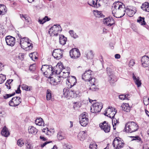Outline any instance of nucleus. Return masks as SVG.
Listing matches in <instances>:
<instances>
[{
    "label": "nucleus",
    "instance_id": "1",
    "mask_svg": "<svg viewBox=\"0 0 149 149\" xmlns=\"http://www.w3.org/2000/svg\"><path fill=\"white\" fill-rule=\"evenodd\" d=\"M112 13L116 18H121L123 17L126 13L129 17L133 16L136 13L134 8L132 9L125 8V5L123 3L119 1L114 2L112 6Z\"/></svg>",
    "mask_w": 149,
    "mask_h": 149
},
{
    "label": "nucleus",
    "instance_id": "2",
    "mask_svg": "<svg viewBox=\"0 0 149 149\" xmlns=\"http://www.w3.org/2000/svg\"><path fill=\"white\" fill-rule=\"evenodd\" d=\"M58 67L52 68V66L50 65H44L42 66L41 70L42 71L45 77L49 78H51V76L53 74H58L60 73V70L58 71Z\"/></svg>",
    "mask_w": 149,
    "mask_h": 149
},
{
    "label": "nucleus",
    "instance_id": "3",
    "mask_svg": "<svg viewBox=\"0 0 149 149\" xmlns=\"http://www.w3.org/2000/svg\"><path fill=\"white\" fill-rule=\"evenodd\" d=\"M139 129L138 125L133 121L128 122L125 125V130L127 132L131 133L135 132Z\"/></svg>",
    "mask_w": 149,
    "mask_h": 149
},
{
    "label": "nucleus",
    "instance_id": "4",
    "mask_svg": "<svg viewBox=\"0 0 149 149\" xmlns=\"http://www.w3.org/2000/svg\"><path fill=\"white\" fill-rule=\"evenodd\" d=\"M28 38L24 37L20 39V44L21 47L26 50L31 49L33 47V44L30 42Z\"/></svg>",
    "mask_w": 149,
    "mask_h": 149
},
{
    "label": "nucleus",
    "instance_id": "5",
    "mask_svg": "<svg viewBox=\"0 0 149 149\" xmlns=\"http://www.w3.org/2000/svg\"><path fill=\"white\" fill-rule=\"evenodd\" d=\"M61 31L62 28L59 24H54L50 28L49 31V33L51 36H56Z\"/></svg>",
    "mask_w": 149,
    "mask_h": 149
},
{
    "label": "nucleus",
    "instance_id": "6",
    "mask_svg": "<svg viewBox=\"0 0 149 149\" xmlns=\"http://www.w3.org/2000/svg\"><path fill=\"white\" fill-rule=\"evenodd\" d=\"M112 145L115 149H120L123 147L125 143L121 139L116 137L113 140Z\"/></svg>",
    "mask_w": 149,
    "mask_h": 149
},
{
    "label": "nucleus",
    "instance_id": "7",
    "mask_svg": "<svg viewBox=\"0 0 149 149\" xmlns=\"http://www.w3.org/2000/svg\"><path fill=\"white\" fill-rule=\"evenodd\" d=\"M102 106L101 102L93 103L91 108V112L94 113L100 112L102 108Z\"/></svg>",
    "mask_w": 149,
    "mask_h": 149
},
{
    "label": "nucleus",
    "instance_id": "8",
    "mask_svg": "<svg viewBox=\"0 0 149 149\" xmlns=\"http://www.w3.org/2000/svg\"><path fill=\"white\" fill-rule=\"evenodd\" d=\"M116 112L117 111L115 109L109 107L106 109L104 114L105 116L112 118L114 117Z\"/></svg>",
    "mask_w": 149,
    "mask_h": 149
},
{
    "label": "nucleus",
    "instance_id": "9",
    "mask_svg": "<svg viewBox=\"0 0 149 149\" xmlns=\"http://www.w3.org/2000/svg\"><path fill=\"white\" fill-rule=\"evenodd\" d=\"M92 72L90 70H88L85 71L82 75V79L86 81H91V80L94 78L92 77Z\"/></svg>",
    "mask_w": 149,
    "mask_h": 149
},
{
    "label": "nucleus",
    "instance_id": "10",
    "mask_svg": "<svg viewBox=\"0 0 149 149\" xmlns=\"http://www.w3.org/2000/svg\"><path fill=\"white\" fill-rule=\"evenodd\" d=\"M70 57L73 59H77L79 58L81 55L79 49L74 48L72 49L69 52Z\"/></svg>",
    "mask_w": 149,
    "mask_h": 149
},
{
    "label": "nucleus",
    "instance_id": "11",
    "mask_svg": "<svg viewBox=\"0 0 149 149\" xmlns=\"http://www.w3.org/2000/svg\"><path fill=\"white\" fill-rule=\"evenodd\" d=\"M21 102L22 99L20 97H14L9 102V104L10 106L15 107L18 106Z\"/></svg>",
    "mask_w": 149,
    "mask_h": 149
},
{
    "label": "nucleus",
    "instance_id": "12",
    "mask_svg": "<svg viewBox=\"0 0 149 149\" xmlns=\"http://www.w3.org/2000/svg\"><path fill=\"white\" fill-rule=\"evenodd\" d=\"M52 55L56 59H59L63 56V51L60 49H54L53 51Z\"/></svg>",
    "mask_w": 149,
    "mask_h": 149
},
{
    "label": "nucleus",
    "instance_id": "13",
    "mask_svg": "<svg viewBox=\"0 0 149 149\" xmlns=\"http://www.w3.org/2000/svg\"><path fill=\"white\" fill-rule=\"evenodd\" d=\"M100 126L101 129L104 130L106 133L109 132L110 131V126L109 124L105 121L100 124Z\"/></svg>",
    "mask_w": 149,
    "mask_h": 149
},
{
    "label": "nucleus",
    "instance_id": "14",
    "mask_svg": "<svg viewBox=\"0 0 149 149\" xmlns=\"http://www.w3.org/2000/svg\"><path fill=\"white\" fill-rule=\"evenodd\" d=\"M5 40L7 44L10 46H13L15 42V38L10 36H8L6 37Z\"/></svg>",
    "mask_w": 149,
    "mask_h": 149
},
{
    "label": "nucleus",
    "instance_id": "15",
    "mask_svg": "<svg viewBox=\"0 0 149 149\" xmlns=\"http://www.w3.org/2000/svg\"><path fill=\"white\" fill-rule=\"evenodd\" d=\"M67 82L70 84L68 85V88H71L72 86H74L77 82V80L76 77L74 76L69 77V78H67L66 83L68 84Z\"/></svg>",
    "mask_w": 149,
    "mask_h": 149
},
{
    "label": "nucleus",
    "instance_id": "16",
    "mask_svg": "<svg viewBox=\"0 0 149 149\" xmlns=\"http://www.w3.org/2000/svg\"><path fill=\"white\" fill-rule=\"evenodd\" d=\"M142 65L144 67H147L149 66V57L147 56H143L141 59Z\"/></svg>",
    "mask_w": 149,
    "mask_h": 149
},
{
    "label": "nucleus",
    "instance_id": "17",
    "mask_svg": "<svg viewBox=\"0 0 149 149\" xmlns=\"http://www.w3.org/2000/svg\"><path fill=\"white\" fill-rule=\"evenodd\" d=\"M96 80L95 78H93L91 80V81L90 83L91 85H90V87L89 88V90L92 91H97L98 88L96 86Z\"/></svg>",
    "mask_w": 149,
    "mask_h": 149
},
{
    "label": "nucleus",
    "instance_id": "18",
    "mask_svg": "<svg viewBox=\"0 0 149 149\" xmlns=\"http://www.w3.org/2000/svg\"><path fill=\"white\" fill-rule=\"evenodd\" d=\"M50 83L53 85H56L61 81V77L58 76H55L54 78L53 77L50 78Z\"/></svg>",
    "mask_w": 149,
    "mask_h": 149
},
{
    "label": "nucleus",
    "instance_id": "19",
    "mask_svg": "<svg viewBox=\"0 0 149 149\" xmlns=\"http://www.w3.org/2000/svg\"><path fill=\"white\" fill-rule=\"evenodd\" d=\"M86 135V131H81L78 135V138L81 141H83L85 139Z\"/></svg>",
    "mask_w": 149,
    "mask_h": 149
},
{
    "label": "nucleus",
    "instance_id": "20",
    "mask_svg": "<svg viewBox=\"0 0 149 149\" xmlns=\"http://www.w3.org/2000/svg\"><path fill=\"white\" fill-rule=\"evenodd\" d=\"M141 8L145 11L149 12V3L145 2L143 3L141 6Z\"/></svg>",
    "mask_w": 149,
    "mask_h": 149
},
{
    "label": "nucleus",
    "instance_id": "21",
    "mask_svg": "<svg viewBox=\"0 0 149 149\" xmlns=\"http://www.w3.org/2000/svg\"><path fill=\"white\" fill-rule=\"evenodd\" d=\"M59 42L61 45H64L65 44L67 40V38L63 35H59Z\"/></svg>",
    "mask_w": 149,
    "mask_h": 149
},
{
    "label": "nucleus",
    "instance_id": "22",
    "mask_svg": "<svg viewBox=\"0 0 149 149\" xmlns=\"http://www.w3.org/2000/svg\"><path fill=\"white\" fill-rule=\"evenodd\" d=\"M133 79H134L135 84L137 85L138 87L140 86L141 84V80L139 79V77H136L133 74Z\"/></svg>",
    "mask_w": 149,
    "mask_h": 149
},
{
    "label": "nucleus",
    "instance_id": "23",
    "mask_svg": "<svg viewBox=\"0 0 149 149\" xmlns=\"http://www.w3.org/2000/svg\"><path fill=\"white\" fill-rule=\"evenodd\" d=\"M7 10V8L5 5L0 4V15L5 14L6 13Z\"/></svg>",
    "mask_w": 149,
    "mask_h": 149
},
{
    "label": "nucleus",
    "instance_id": "24",
    "mask_svg": "<svg viewBox=\"0 0 149 149\" xmlns=\"http://www.w3.org/2000/svg\"><path fill=\"white\" fill-rule=\"evenodd\" d=\"M70 90L65 88L63 90V94L64 96L70 99Z\"/></svg>",
    "mask_w": 149,
    "mask_h": 149
},
{
    "label": "nucleus",
    "instance_id": "25",
    "mask_svg": "<svg viewBox=\"0 0 149 149\" xmlns=\"http://www.w3.org/2000/svg\"><path fill=\"white\" fill-rule=\"evenodd\" d=\"M1 133L2 135L5 137H8L9 135L10 134L7 128L5 126L2 129Z\"/></svg>",
    "mask_w": 149,
    "mask_h": 149
},
{
    "label": "nucleus",
    "instance_id": "26",
    "mask_svg": "<svg viewBox=\"0 0 149 149\" xmlns=\"http://www.w3.org/2000/svg\"><path fill=\"white\" fill-rule=\"evenodd\" d=\"M122 109L124 111L129 112L130 110V107L128 104L125 103L123 104L122 106Z\"/></svg>",
    "mask_w": 149,
    "mask_h": 149
},
{
    "label": "nucleus",
    "instance_id": "27",
    "mask_svg": "<svg viewBox=\"0 0 149 149\" xmlns=\"http://www.w3.org/2000/svg\"><path fill=\"white\" fill-rule=\"evenodd\" d=\"M80 123L82 126H86L88 123V119L84 118H79Z\"/></svg>",
    "mask_w": 149,
    "mask_h": 149
},
{
    "label": "nucleus",
    "instance_id": "28",
    "mask_svg": "<svg viewBox=\"0 0 149 149\" xmlns=\"http://www.w3.org/2000/svg\"><path fill=\"white\" fill-rule=\"evenodd\" d=\"M28 131L29 133L35 134L37 133L38 130L34 127H29Z\"/></svg>",
    "mask_w": 149,
    "mask_h": 149
},
{
    "label": "nucleus",
    "instance_id": "29",
    "mask_svg": "<svg viewBox=\"0 0 149 149\" xmlns=\"http://www.w3.org/2000/svg\"><path fill=\"white\" fill-rule=\"evenodd\" d=\"M35 123L36 124L39 126H42L44 124L43 119L41 118H37L36 120Z\"/></svg>",
    "mask_w": 149,
    "mask_h": 149
},
{
    "label": "nucleus",
    "instance_id": "30",
    "mask_svg": "<svg viewBox=\"0 0 149 149\" xmlns=\"http://www.w3.org/2000/svg\"><path fill=\"white\" fill-rule=\"evenodd\" d=\"M109 76V81L110 83L113 84L117 81L116 77L115 76L112 74Z\"/></svg>",
    "mask_w": 149,
    "mask_h": 149
},
{
    "label": "nucleus",
    "instance_id": "31",
    "mask_svg": "<svg viewBox=\"0 0 149 149\" xmlns=\"http://www.w3.org/2000/svg\"><path fill=\"white\" fill-rule=\"evenodd\" d=\"M57 137L59 140H61L65 138L64 133L61 131L59 132L58 133Z\"/></svg>",
    "mask_w": 149,
    "mask_h": 149
},
{
    "label": "nucleus",
    "instance_id": "32",
    "mask_svg": "<svg viewBox=\"0 0 149 149\" xmlns=\"http://www.w3.org/2000/svg\"><path fill=\"white\" fill-rule=\"evenodd\" d=\"M60 67H59L58 68V71L60 70V72L61 71V73H63L62 76L63 78H66L68 77L70 74V72H66L65 71H63L61 70V69H60L59 68ZM61 73V72L60 74Z\"/></svg>",
    "mask_w": 149,
    "mask_h": 149
},
{
    "label": "nucleus",
    "instance_id": "33",
    "mask_svg": "<svg viewBox=\"0 0 149 149\" xmlns=\"http://www.w3.org/2000/svg\"><path fill=\"white\" fill-rule=\"evenodd\" d=\"M137 21L142 25H145L146 24L144 21V18L140 16L137 19Z\"/></svg>",
    "mask_w": 149,
    "mask_h": 149
},
{
    "label": "nucleus",
    "instance_id": "34",
    "mask_svg": "<svg viewBox=\"0 0 149 149\" xmlns=\"http://www.w3.org/2000/svg\"><path fill=\"white\" fill-rule=\"evenodd\" d=\"M70 97H76L78 96V93L77 91H75L74 90H70Z\"/></svg>",
    "mask_w": 149,
    "mask_h": 149
},
{
    "label": "nucleus",
    "instance_id": "35",
    "mask_svg": "<svg viewBox=\"0 0 149 149\" xmlns=\"http://www.w3.org/2000/svg\"><path fill=\"white\" fill-rule=\"evenodd\" d=\"M50 20V18H49L48 17L46 16L42 19H39L38 22L40 24H43L46 21H49Z\"/></svg>",
    "mask_w": 149,
    "mask_h": 149
},
{
    "label": "nucleus",
    "instance_id": "36",
    "mask_svg": "<svg viewBox=\"0 0 149 149\" xmlns=\"http://www.w3.org/2000/svg\"><path fill=\"white\" fill-rule=\"evenodd\" d=\"M20 18L22 19H24L25 21L27 22H29L30 21V18L28 16L26 15H23L22 14L20 15Z\"/></svg>",
    "mask_w": 149,
    "mask_h": 149
},
{
    "label": "nucleus",
    "instance_id": "37",
    "mask_svg": "<svg viewBox=\"0 0 149 149\" xmlns=\"http://www.w3.org/2000/svg\"><path fill=\"white\" fill-rule=\"evenodd\" d=\"M97 2V0H89L88 2V3L89 5L95 7V6H96Z\"/></svg>",
    "mask_w": 149,
    "mask_h": 149
},
{
    "label": "nucleus",
    "instance_id": "38",
    "mask_svg": "<svg viewBox=\"0 0 149 149\" xmlns=\"http://www.w3.org/2000/svg\"><path fill=\"white\" fill-rule=\"evenodd\" d=\"M52 98V92L49 89H48L47 90L46 99L47 100H50Z\"/></svg>",
    "mask_w": 149,
    "mask_h": 149
},
{
    "label": "nucleus",
    "instance_id": "39",
    "mask_svg": "<svg viewBox=\"0 0 149 149\" xmlns=\"http://www.w3.org/2000/svg\"><path fill=\"white\" fill-rule=\"evenodd\" d=\"M95 15L97 17H102L103 15L101 11H98L97 10L94 11V12Z\"/></svg>",
    "mask_w": 149,
    "mask_h": 149
},
{
    "label": "nucleus",
    "instance_id": "40",
    "mask_svg": "<svg viewBox=\"0 0 149 149\" xmlns=\"http://www.w3.org/2000/svg\"><path fill=\"white\" fill-rule=\"evenodd\" d=\"M86 56L88 59L93 58L94 56L93 52L92 50H90L86 54Z\"/></svg>",
    "mask_w": 149,
    "mask_h": 149
},
{
    "label": "nucleus",
    "instance_id": "41",
    "mask_svg": "<svg viewBox=\"0 0 149 149\" xmlns=\"http://www.w3.org/2000/svg\"><path fill=\"white\" fill-rule=\"evenodd\" d=\"M24 143L22 139H20L17 141V144L19 147H22L24 145Z\"/></svg>",
    "mask_w": 149,
    "mask_h": 149
},
{
    "label": "nucleus",
    "instance_id": "42",
    "mask_svg": "<svg viewBox=\"0 0 149 149\" xmlns=\"http://www.w3.org/2000/svg\"><path fill=\"white\" fill-rule=\"evenodd\" d=\"M69 33L70 34L71 36L74 39L78 37V36L76 34V33H75L73 30H70Z\"/></svg>",
    "mask_w": 149,
    "mask_h": 149
},
{
    "label": "nucleus",
    "instance_id": "43",
    "mask_svg": "<svg viewBox=\"0 0 149 149\" xmlns=\"http://www.w3.org/2000/svg\"><path fill=\"white\" fill-rule=\"evenodd\" d=\"M109 18V20L107 23V26H111L114 24L115 23L114 20L112 18Z\"/></svg>",
    "mask_w": 149,
    "mask_h": 149
},
{
    "label": "nucleus",
    "instance_id": "44",
    "mask_svg": "<svg viewBox=\"0 0 149 149\" xmlns=\"http://www.w3.org/2000/svg\"><path fill=\"white\" fill-rule=\"evenodd\" d=\"M13 81V79H9L7 80L5 83V85L6 86L7 89H9L10 88V84Z\"/></svg>",
    "mask_w": 149,
    "mask_h": 149
},
{
    "label": "nucleus",
    "instance_id": "45",
    "mask_svg": "<svg viewBox=\"0 0 149 149\" xmlns=\"http://www.w3.org/2000/svg\"><path fill=\"white\" fill-rule=\"evenodd\" d=\"M6 79L5 75L2 74H0V84L2 83Z\"/></svg>",
    "mask_w": 149,
    "mask_h": 149
},
{
    "label": "nucleus",
    "instance_id": "46",
    "mask_svg": "<svg viewBox=\"0 0 149 149\" xmlns=\"http://www.w3.org/2000/svg\"><path fill=\"white\" fill-rule=\"evenodd\" d=\"M36 54V52H35L31 53L29 54V56L31 57L32 60L34 61V58L35 59H36L37 58V57L35 56V54Z\"/></svg>",
    "mask_w": 149,
    "mask_h": 149
},
{
    "label": "nucleus",
    "instance_id": "47",
    "mask_svg": "<svg viewBox=\"0 0 149 149\" xmlns=\"http://www.w3.org/2000/svg\"><path fill=\"white\" fill-rule=\"evenodd\" d=\"M22 88L23 90L26 91H30V88L29 86L25 84H23L22 86Z\"/></svg>",
    "mask_w": 149,
    "mask_h": 149
},
{
    "label": "nucleus",
    "instance_id": "48",
    "mask_svg": "<svg viewBox=\"0 0 149 149\" xmlns=\"http://www.w3.org/2000/svg\"><path fill=\"white\" fill-rule=\"evenodd\" d=\"M84 118L86 119H88V115L87 113L84 112L82 114L81 116L79 117V118Z\"/></svg>",
    "mask_w": 149,
    "mask_h": 149
},
{
    "label": "nucleus",
    "instance_id": "49",
    "mask_svg": "<svg viewBox=\"0 0 149 149\" xmlns=\"http://www.w3.org/2000/svg\"><path fill=\"white\" fill-rule=\"evenodd\" d=\"M80 105L81 104L79 102H74L73 108L75 109L79 108L80 107Z\"/></svg>",
    "mask_w": 149,
    "mask_h": 149
},
{
    "label": "nucleus",
    "instance_id": "50",
    "mask_svg": "<svg viewBox=\"0 0 149 149\" xmlns=\"http://www.w3.org/2000/svg\"><path fill=\"white\" fill-rule=\"evenodd\" d=\"M112 118V122L113 125H116L117 124H119V121L118 120L116 119V118H115L114 117Z\"/></svg>",
    "mask_w": 149,
    "mask_h": 149
},
{
    "label": "nucleus",
    "instance_id": "51",
    "mask_svg": "<svg viewBox=\"0 0 149 149\" xmlns=\"http://www.w3.org/2000/svg\"><path fill=\"white\" fill-rule=\"evenodd\" d=\"M15 93H14L11 94H6L5 95L3 96V97L5 99H7L10 97H11L13 95H14L15 94Z\"/></svg>",
    "mask_w": 149,
    "mask_h": 149
},
{
    "label": "nucleus",
    "instance_id": "52",
    "mask_svg": "<svg viewBox=\"0 0 149 149\" xmlns=\"http://www.w3.org/2000/svg\"><path fill=\"white\" fill-rule=\"evenodd\" d=\"M97 146V145L95 143H91L89 145V148L90 149H96Z\"/></svg>",
    "mask_w": 149,
    "mask_h": 149
},
{
    "label": "nucleus",
    "instance_id": "53",
    "mask_svg": "<svg viewBox=\"0 0 149 149\" xmlns=\"http://www.w3.org/2000/svg\"><path fill=\"white\" fill-rule=\"evenodd\" d=\"M143 101L144 104L145 105H147L148 104L149 102L148 100H147V97L146 96H145L143 98Z\"/></svg>",
    "mask_w": 149,
    "mask_h": 149
},
{
    "label": "nucleus",
    "instance_id": "54",
    "mask_svg": "<svg viewBox=\"0 0 149 149\" xmlns=\"http://www.w3.org/2000/svg\"><path fill=\"white\" fill-rule=\"evenodd\" d=\"M47 133L46 134L47 135H50L53 134L54 132V129H50L49 130H47Z\"/></svg>",
    "mask_w": 149,
    "mask_h": 149
},
{
    "label": "nucleus",
    "instance_id": "55",
    "mask_svg": "<svg viewBox=\"0 0 149 149\" xmlns=\"http://www.w3.org/2000/svg\"><path fill=\"white\" fill-rule=\"evenodd\" d=\"M131 137L133 138V140H136L138 142H139L141 141V138L138 136H131Z\"/></svg>",
    "mask_w": 149,
    "mask_h": 149
},
{
    "label": "nucleus",
    "instance_id": "56",
    "mask_svg": "<svg viewBox=\"0 0 149 149\" xmlns=\"http://www.w3.org/2000/svg\"><path fill=\"white\" fill-rule=\"evenodd\" d=\"M106 70L107 74L109 75H112V73L111 71V70L110 68L109 67H107V68Z\"/></svg>",
    "mask_w": 149,
    "mask_h": 149
},
{
    "label": "nucleus",
    "instance_id": "57",
    "mask_svg": "<svg viewBox=\"0 0 149 149\" xmlns=\"http://www.w3.org/2000/svg\"><path fill=\"white\" fill-rule=\"evenodd\" d=\"M135 63L134 60L132 59L130 60L129 63V64L130 67H131L133 66Z\"/></svg>",
    "mask_w": 149,
    "mask_h": 149
},
{
    "label": "nucleus",
    "instance_id": "58",
    "mask_svg": "<svg viewBox=\"0 0 149 149\" xmlns=\"http://www.w3.org/2000/svg\"><path fill=\"white\" fill-rule=\"evenodd\" d=\"M109 17L104 19L103 20L104 24L107 25L108 22H109Z\"/></svg>",
    "mask_w": 149,
    "mask_h": 149
},
{
    "label": "nucleus",
    "instance_id": "59",
    "mask_svg": "<svg viewBox=\"0 0 149 149\" xmlns=\"http://www.w3.org/2000/svg\"><path fill=\"white\" fill-rule=\"evenodd\" d=\"M35 69V65L33 64L31 65L29 69L31 71H34Z\"/></svg>",
    "mask_w": 149,
    "mask_h": 149
},
{
    "label": "nucleus",
    "instance_id": "60",
    "mask_svg": "<svg viewBox=\"0 0 149 149\" xmlns=\"http://www.w3.org/2000/svg\"><path fill=\"white\" fill-rule=\"evenodd\" d=\"M119 98L121 100H125V95L122 94L120 95L119 96Z\"/></svg>",
    "mask_w": 149,
    "mask_h": 149
},
{
    "label": "nucleus",
    "instance_id": "61",
    "mask_svg": "<svg viewBox=\"0 0 149 149\" xmlns=\"http://www.w3.org/2000/svg\"><path fill=\"white\" fill-rule=\"evenodd\" d=\"M21 90H20V86L19 85L17 88V89L15 91L16 93H21Z\"/></svg>",
    "mask_w": 149,
    "mask_h": 149
},
{
    "label": "nucleus",
    "instance_id": "62",
    "mask_svg": "<svg viewBox=\"0 0 149 149\" xmlns=\"http://www.w3.org/2000/svg\"><path fill=\"white\" fill-rule=\"evenodd\" d=\"M66 70V71L65 72H70V69L69 67H67L66 68H65L64 69H63L62 70V71H65V70Z\"/></svg>",
    "mask_w": 149,
    "mask_h": 149
},
{
    "label": "nucleus",
    "instance_id": "63",
    "mask_svg": "<svg viewBox=\"0 0 149 149\" xmlns=\"http://www.w3.org/2000/svg\"><path fill=\"white\" fill-rule=\"evenodd\" d=\"M50 142H47L46 141L43 144H42L41 145V147L42 148H43L44 147L46 144H47V143H49Z\"/></svg>",
    "mask_w": 149,
    "mask_h": 149
},
{
    "label": "nucleus",
    "instance_id": "64",
    "mask_svg": "<svg viewBox=\"0 0 149 149\" xmlns=\"http://www.w3.org/2000/svg\"><path fill=\"white\" fill-rule=\"evenodd\" d=\"M115 57L116 58L119 59L120 58V56L119 54H116L115 55Z\"/></svg>",
    "mask_w": 149,
    "mask_h": 149
}]
</instances>
